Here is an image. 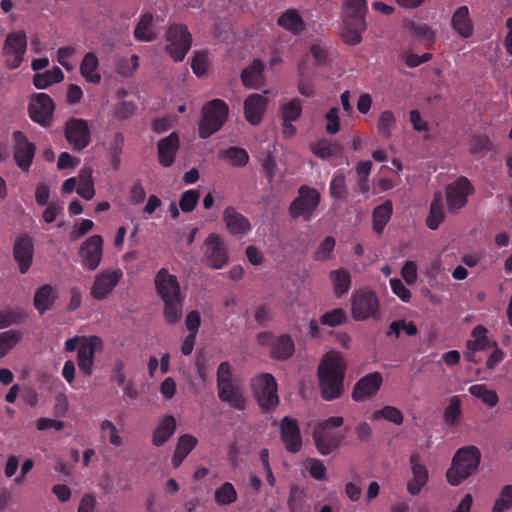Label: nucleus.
I'll use <instances>...</instances> for the list:
<instances>
[{"label": "nucleus", "instance_id": "1", "mask_svg": "<svg viewBox=\"0 0 512 512\" xmlns=\"http://www.w3.org/2000/svg\"><path fill=\"white\" fill-rule=\"evenodd\" d=\"M346 369V361L339 351L332 350L323 355L317 367V377L324 400L331 401L342 395Z\"/></svg>", "mask_w": 512, "mask_h": 512}, {"label": "nucleus", "instance_id": "2", "mask_svg": "<svg viewBox=\"0 0 512 512\" xmlns=\"http://www.w3.org/2000/svg\"><path fill=\"white\" fill-rule=\"evenodd\" d=\"M157 295L163 302V317L170 325L177 324L183 316L185 293L182 291L177 277L168 269L161 268L154 277Z\"/></svg>", "mask_w": 512, "mask_h": 512}, {"label": "nucleus", "instance_id": "3", "mask_svg": "<svg viewBox=\"0 0 512 512\" xmlns=\"http://www.w3.org/2000/svg\"><path fill=\"white\" fill-rule=\"evenodd\" d=\"M367 11L366 0H343L341 37L346 44L355 46L362 41Z\"/></svg>", "mask_w": 512, "mask_h": 512}, {"label": "nucleus", "instance_id": "4", "mask_svg": "<svg viewBox=\"0 0 512 512\" xmlns=\"http://www.w3.org/2000/svg\"><path fill=\"white\" fill-rule=\"evenodd\" d=\"M480 459L481 453L476 446L459 449L453 456L451 466L446 472L448 483L452 486L460 485L478 470Z\"/></svg>", "mask_w": 512, "mask_h": 512}, {"label": "nucleus", "instance_id": "5", "mask_svg": "<svg viewBox=\"0 0 512 512\" xmlns=\"http://www.w3.org/2000/svg\"><path fill=\"white\" fill-rule=\"evenodd\" d=\"M228 105L220 99L208 102L202 108V119L199 123V136L203 139L219 131L227 121Z\"/></svg>", "mask_w": 512, "mask_h": 512}, {"label": "nucleus", "instance_id": "6", "mask_svg": "<svg viewBox=\"0 0 512 512\" xmlns=\"http://www.w3.org/2000/svg\"><path fill=\"white\" fill-rule=\"evenodd\" d=\"M251 389L263 410H272L279 404L277 383L273 375L261 373L251 379Z\"/></svg>", "mask_w": 512, "mask_h": 512}, {"label": "nucleus", "instance_id": "7", "mask_svg": "<svg viewBox=\"0 0 512 512\" xmlns=\"http://www.w3.org/2000/svg\"><path fill=\"white\" fill-rule=\"evenodd\" d=\"M380 315L379 299L375 292L359 289L352 295L351 316L355 321L376 319Z\"/></svg>", "mask_w": 512, "mask_h": 512}, {"label": "nucleus", "instance_id": "8", "mask_svg": "<svg viewBox=\"0 0 512 512\" xmlns=\"http://www.w3.org/2000/svg\"><path fill=\"white\" fill-rule=\"evenodd\" d=\"M167 53L175 62L182 61L188 53L192 37L186 26L182 24H172L166 32Z\"/></svg>", "mask_w": 512, "mask_h": 512}, {"label": "nucleus", "instance_id": "9", "mask_svg": "<svg viewBox=\"0 0 512 512\" xmlns=\"http://www.w3.org/2000/svg\"><path fill=\"white\" fill-rule=\"evenodd\" d=\"M27 51V36L23 31L9 33L2 47L5 66L14 70L20 67Z\"/></svg>", "mask_w": 512, "mask_h": 512}, {"label": "nucleus", "instance_id": "10", "mask_svg": "<svg viewBox=\"0 0 512 512\" xmlns=\"http://www.w3.org/2000/svg\"><path fill=\"white\" fill-rule=\"evenodd\" d=\"M319 203V192L315 188L302 186L299 189L298 196L290 205L289 213L294 219L302 218L304 221H310Z\"/></svg>", "mask_w": 512, "mask_h": 512}, {"label": "nucleus", "instance_id": "11", "mask_svg": "<svg viewBox=\"0 0 512 512\" xmlns=\"http://www.w3.org/2000/svg\"><path fill=\"white\" fill-rule=\"evenodd\" d=\"M474 193V186L466 177H458L445 188L447 208L450 213H456L466 206L468 197Z\"/></svg>", "mask_w": 512, "mask_h": 512}, {"label": "nucleus", "instance_id": "12", "mask_svg": "<svg viewBox=\"0 0 512 512\" xmlns=\"http://www.w3.org/2000/svg\"><path fill=\"white\" fill-rule=\"evenodd\" d=\"M104 342L97 335L83 336L81 346L77 350V365L80 371L91 376L94 371L95 355L102 352Z\"/></svg>", "mask_w": 512, "mask_h": 512}, {"label": "nucleus", "instance_id": "13", "mask_svg": "<svg viewBox=\"0 0 512 512\" xmlns=\"http://www.w3.org/2000/svg\"><path fill=\"white\" fill-rule=\"evenodd\" d=\"M82 266L90 271L96 270L103 256V238L100 235L88 237L79 248Z\"/></svg>", "mask_w": 512, "mask_h": 512}, {"label": "nucleus", "instance_id": "14", "mask_svg": "<svg viewBox=\"0 0 512 512\" xmlns=\"http://www.w3.org/2000/svg\"><path fill=\"white\" fill-rule=\"evenodd\" d=\"M123 277L120 269L105 270L98 273L90 290L91 296L96 300L105 299L118 285Z\"/></svg>", "mask_w": 512, "mask_h": 512}, {"label": "nucleus", "instance_id": "15", "mask_svg": "<svg viewBox=\"0 0 512 512\" xmlns=\"http://www.w3.org/2000/svg\"><path fill=\"white\" fill-rule=\"evenodd\" d=\"M54 112V102L46 93L32 95L29 104L30 118L40 125H49Z\"/></svg>", "mask_w": 512, "mask_h": 512}, {"label": "nucleus", "instance_id": "16", "mask_svg": "<svg viewBox=\"0 0 512 512\" xmlns=\"http://www.w3.org/2000/svg\"><path fill=\"white\" fill-rule=\"evenodd\" d=\"M258 341L261 345H267L271 349V354L278 360H287L294 353V343L287 335L273 336L269 333H260Z\"/></svg>", "mask_w": 512, "mask_h": 512}, {"label": "nucleus", "instance_id": "17", "mask_svg": "<svg viewBox=\"0 0 512 512\" xmlns=\"http://www.w3.org/2000/svg\"><path fill=\"white\" fill-rule=\"evenodd\" d=\"M203 246L205 258L210 267L221 269L227 264L228 257L224 242L217 234H210Z\"/></svg>", "mask_w": 512, "mask_h": 512}, {"label": "nucleus", "instance_id": "18", "mask_svg": "<svg viewBox=\"0 0 512 512\" xmlns=\"http://www.w3.org/2000/svg\"><path fill=\"white\" fill-rule=\"evenodd\" d=\"M65 136L76 151H81L90 143L88 124L83 119H71L66 123Z\"/></svg>", "mask_w": 512, "mask_h": 512}, {"label": "nucleus", "instance_id": "19", "mask_svg": "<svg viewBox=\"0 0 512 512\" xmlns=\"http://www.w3.org/2000/svg\"><path fill=\"white\" fill-rule=\"evenodd\" d=\"M223 222L227 231L235 237H244L252 230L249 219L233 206L223 210Z\"/></svg>", "mask_w": 512, "mask_h": 512}, {"label": "nucleus", "instance_id": "20", "mask_svg": "<svg viewBox=\"0 0 512 512\" xmlns=\"http://www.w3.org/2000/svg\"><path fill=\"white\" fill-rule=\"evenodd\" d=\"M13 137L15 140V162L23 172H27L35 155V146L33 143L29 142L26 136L20 131L14 132Z\"/></svg>", "mask_w": 512, "mask_h": 512}, {"label": "nucleus", "instance_id": "21", "mask_svg": "<svg viewBox=\"0 0 512 512\" xmlns=\"http://www.w3.org/2000/svg\"><path fill=\"white\" fill-rule=\"evenodd\" d=\"M268 91L264 92V95L253 93L250 94L244 101V116L246 121L256 126L262 121L263 115L266 111L268 99L265 96Z\"/></svg>", "mask_w": 512, "mask_h": 512}, {"label": "nucleus", "instance_id": "22", "mask_svg": "<svg viewBox=\"0 0 512 512\" xmlns=\"http://www.w3.org/2000/svg\"><path fill=\"white\" fill-rule=\"evenodd\" d=\"M382 382L383 378L378 372L364 376L356 383L352 392V398L355 401H366L378 392Z\"/></svg>", "mask_w": 512, "mask_h": 512}, {"label": "nucleus", "instance_id": "23", "mask_svg": "<svg viewBox=\"0 0 512 512\" xmlns=\"http://www.w3.org/2000/svg\"><path fill=\"white\" fill-rule=\"evenodd\" d=\"M451 27L461 38L468 39L474 34V23L466 5L458 7L452 14Z\"/></svg>", "mask_w": 512, "mask_h": 512}, {"label": "nucleus", "instance_id": "24", "mask_svg": "<svg viewBox=\"0 0 512 512\" xmlns=\"http://www.w3.org/2000/svg\"><path fill=\"white\" fill-rule=\"evenodd\" d=\"M412 477L407 483V491L411 496L421 493L428 483L429 474L425 465L418 462L416 457L411 458Z\"/></svg>", "mask_w": 512, "mask_h": 512}, {"label": "nucleus", "instance_id": "25", "mask_svg": "<svg viewBox=\"0 0 512 512\" xmlns=\"http://www.w3.org/2000/svg\"><path fill=\"white\" fill-rule=\"evenodd\" d=\"M33 242L25 236L19 238L14 245V258L19 265V270L22 274H25L32 263L33 259Z\"/></svg>", "mask_w": 512, "mask_h": 512}, {"label": "nucleus", "instance_id": "26", "mask_svg": "<svg viewBox=\"0 0 512 512\" xmlns=\"http://www.w3.org/2000/svg\"><path fill=\"white\" fill-rule=\"evenodd\" d=\"M282 440L289 452L296 453L301 449L300 431L294 420L285 417L281 424Z\"/></svg>", "mask_w": 512, "mask_h": 512}, {"label": "nucleus", "instance_id": "27", "mask_svg": "<svg viewBox=\"0 0 512 512\" xmlns=\"http://www.w3.org/2000/svg\"><path fill=\"white\" fill-rule=\"evenodd\" d=\"M179 148V138L175 133L163 138L158 143L159 162L164 167H170L174 163Z\"/></svg>", "mask_w": 512, "mask_h": 512}, {"label": "nucleus", "instance_id": "28", "mask_svg": "<svg viewBox=\"0 0 512 512\" xmlns=\"http://www.w3.org/2000/svg\"><path fill=\"white\" fill-rule=\"evenodd\" d=\"M312 153L322 160L335 162L339 157L342 156V147L335 142H331L326 139L318 140L311 145Z\"/></svg>", "mask_w": 512, "mask_h": 512}, {"label": "nucleus", "instance_id": "29", "mask_svg": "<svg viewBox=\"0 0 512 512\" xmlns=\"http://www.w3.org/2000/svg\"><path fill=\"white\" fill-rule=\"evenodd\" d=\"M79 70L86 82L91 84H99L101 82L99 60L95 53L89 52L84 55Z\"/></svg>", "mask_w": 512, "mask_h": 512}, {"label": "nucleus", "instance_id": "30", "mask_svg": "<svg viewBox=\"0 0 512 512\" xmlns=\"http://www.w3.org/2000/svg\"><path fill=\"white\" fill-rule=\"evenodd\" d=\"M277 24L294 35H298L305 30L304 20L296 9L284 11L277 19Z\"/></svg>", "mask_w": 512, "mask_h": 512}, {"label": "nucleus", "instance_id": "31", "mask_svg": "<svg viewBox=\"0 0 512 512\" xmlns=\"http://www.w3.org/2000/svg\"><path fill=\"white\" fill-rule=\"evenodd\" d=\"M176 430V420L172 415L164 416L158 423L153 432L152 443L154 446L160 447L164 445Z\"/></svg>", "mask_w": 512, "mask_h": 512}, {"label": "nucleus", "instance_id": "32", "mask_svg": "<svg viewBox=\"0 0 512 512\" xmlns=\"http://www.w3.org/2000/svg\"><path fill=\"white\" fill-rule=\"evenodd\" d=\"M218 396L221 401L229 403L238 410H243L246 407V399L241 389L233 383L219 386Z\"/></svg>", "mask_w": 512, "mask_h": 512}, {"label": "nucleus", "instance_id": "33", "mask_svg": "<svg viewBox=\"0 0 512 512\" xmlns=\"http://www.w3.org/2000/svg\"><path fill=\"white\" fill-rule=\"evenodd\" d=\"M314 441L318 451L322 455H328L334 451L339 444L336 435L325 427H319L314 432Z\"/></svg>", "mask_w": 512, "mask_h": 512}, {"label": "nucleus", "instance_id": "34", "mask_svg": "<svg viewBox=\"0 0 512 512\" xmlns=\"http://www.w3.org/2000/svg\"><path fill=\"white\" fill-rule=\"evenodd\" d=\"M329 280L332 284L333 292L338 298L347 294L351 287L350 273L343 268L331 270L329 272Z\"/></svg>", "mask_w": 512, "mask_h": 512}, {"label": "nucleus", "instance_id": "35", "mask_svg": "<svg viewBox=\"0 0 512 512\" xmlns=\"http://www.w3.org/2000/svg\"><path fill=\"white\" fill-rule=\"evenodd\" d=\"M158 33L153 26V15L151 13H145L139 19L135 30L134 37L138 41L150 42L157 38Z\"/></svg>", "mask_w": 512, "mask_h": 512}, {"label": "nucleus", "instance_id": "36", "mask_svg": "<svg viewBox=\"0 0 512 512\" xmlns=\"http://www.w3.org/2000/svg\"><path fill=\"white\" fill-rule=\"evenodd\" d=\"M445 219V210L443 197L440 192L434 194L430 204L429 214L426 219V225L431 230H436Z\"/></svg>", "mask_w": 512, "mask_h": 512}, {"label": "nucleus", "instance_id": "37", "mask_svg": "<svg viewBox=\"0 0 512 512\" xmlns=\"http://www.w3.org/2000/svg\"><path fill=\"white\" fill-rule=\"evenodd\" d=\"M198 440L190 434L182 435L177 442V446L172 457V464L175 468L179 467L188 454L195 448Z\"/></svg>", "mask_w": 512, "mask_h": 512}, {"label": "nucleus", "instance_id": "38", "mask_svg": "<svg viewBox=\"0 0 512 512\" xmlns=\"http://www.w3.org/2000/svg\"><path fill=\"white\" fill-rule=\"evenodd\" d=\"M215 503L220 507L230 506L238 500V493L231 482H224L214 491Z\"/></svg>", "mask_w": 512, "mask_h": 512}, {"label": "nucleus", "instance_id": "39", "mask_svg": "<svg viewBox=\"0 0 512 512\" xmlns=\"http://www.w3.org/2000/svg\"><path fill=\"white\" fill-rule=\"evenodd\" d=\"M263 64L259 60H254L253 63L246 67L241 74V79L244 86L249 88H257L263 82Z\"/></svg>", "mask_w": 512, "mask_h": 512}, {"label": "nucleus", "instance_id": "40", "mask_svg": "<svg viewBox=\"0 0 512 512\" xmlns=\"http://www.w3.org/2000/svg\"><path fill=\"white\" fill-rule=\"evenodd\" d=\"M76 192L85 200H91L95 196L92 169L90 167H85L80 170Z\"/></svg>", "mask_w": 512, "mask_h": 512}, {"label": "nucleus", "instance_id": "41", "mask_svg": "<svg viewBox=\"0 0 512 512\" xmlns=\"http://www.w3.org/2000/svg\"><path fill=\"white\" fill-rule=\"evenodd\" d=\"M54 300V289L51 285L46 284L36 291L34 296V306L36 310L42 315L52 307Z\"/></svg>", "mask_w": 512, "mask_h": 512}, {"label": "nucleus", "instance_id": "42", "mask_svg": "<svg viewBox=\"0 0 512 512\" xmlns=\"http://www.w3.org/2000/svg\"><path fill=\"white\" fill-rule=\"evenodd\" d=\"M403 26L406 28L414 37L425 40V41H434L436 33L426 23L416 22L414 20L405 19L403 21Z\"/></svg>", "mask_w": 512, "mask_h": 512}, {"label": "nucleus", "instance_id": "43", "mask_svg": "<svg viewBox=\"0 0 512 512\" xmlns=\"http://www.w3.org/2000/svg\"><path fill=\"white\" fill-rule=\"evenodd\" d=\"M64 79V74L59 67H53L33 77V84L37 89H46L52 84L59 83Z\"/></svg>", "mask_w": 512, "mask_h": 512}, {"label": "nucleus", "instance_id": "44", "mask_svg": "<svg viewBox=\"0 0 512 512\" xmlns=\"http://www.w3.org/2000/svg\"><path fill=\"white\" fill-rule=\"evenodd\" d=\"M27 318V312L20 307L8 308L0 311V330L12 325H18Z\"/></svg>", "mask_w": 512, "mask_h": 512}, {"label": "nucleus", "instance_id": "45", "mask_svg": "<svg viewBox=\"0 0 512 512\" xmlns=\"http://www.w3.org/2000/svg\"><path fill=\"white\" fill-rule=\"evenodd\" d=\"M487 329L484 326H476L471 333V339L467 342V349L483 351L493 346L487 337Z\"/></svg>", "mask_w": 512, "mask_h": 512}, {"label": "nucleus", "instance_id": "46", "mask_svg": "<svg viewBox=\"0 0 512 512\" xmlns=\"http://www.w3.org/2000/svg\"><path fill=\"white\" fill-rule=\"evenodd\" d=\"M396 126V117L391 110H384L380 113L377 120V131L381 137L390 139Z\"/></svg>", "mask_w": 512, "mask_h": 512}, {"label": "nucleus", "instance_id": "47", "mask_svg": "<svg viewBox=\"0 0 512 512\" xmlns=\"http://www.w3.org/2000/svg\"><path fill=\"white\" fill-rule=\"evenodd\" d=\"M393 211L392 203L390 201L384 202L382 205L377 206L373 211V229L377 233H382L384 227L391 218Z\"/></svg>", "mask_w": 512, "mask_h": 512}, {"label": "nucleus", "instance_id": "48", "mask_svg": "<svg viewBox=\"0 0 512 512\" xmlns=\"http://www.w3.org/2000/svg\"><path fill=\"white\" fill-rule=\"evenodd\" d=\"M469 393L475 398L480 399L489 407H495L499 398L494 390L489 389L485 384H476L469 387Z\"/></svg>", "mask_w": 512, "mask_h": 512}, {"label": "nucleus", "instance_id": "49", "mask_svg": "<svg viewBox=\"0 0 512 512\" xmlns=\"http://www.w3.org/2000/svg\"><path fill=\"white\" fill-rule=\"evenodd\" d=\"M330 196L341 202L347 201L348 189L345 182V176L342 172L338 171L333 176L329 185Z\"/></svg>", "mask_w": 512, "mask_h": 512}, {"label": "nucleus", "instance_id": "50", "mask_svg": "<svg viewBox=\"0 0 512 512\" xmlns=\"http://www.w3.org/2000/svg\"><path fill=\"white\" fill-rule=\"evenodd\" d=\"M139 67V57H118L115 60V72L123 77H131Z\"/></svg>", "mask_w": 512, "mask_h": 512}, {"label": "nucleus", "instance_id": "51", "mask_svg": "<svg viewBox=\"0 0 512 512\" xmlns=\"http://www.w3.org/2000/svg\"><path fill=\"white\" fill-rule=\"evenodd\" d=\"M220 157L234 167H243L249 161V155L246 150L237 147H231L222 151Z\"/></svg>", "mask_w": 512, "mask_h": 512}, {"label": "nucleus", "instance_id": "52", "mask_svg": "<svg viewBox=\"0 0 512 512\" xmlns=\"http://www.w3.org/2000/svg\"><path fill=\"white\" fill-rule=\"evenodd\" d=\"M100 433L101 436L107 438L109 443L114 447H121L123 439L119 434L116 425L108 419H104L100 422Z\"/></svg>", "mask_w": 512, "mask_h": 512}, {"label": "nucleus", "instance_id": "53", "mask_svg": "<svg viewBox=\"0 0 512 512\" xmlns=\"http://www.w3.org/2000/svg\"><path fill=\"white\" fill-rule=\"evenodd\" d=\"M22 339L18 330H8L0 334V358L6 356Z\"/></svg>", "mask_w": 512, "mask_h": 512}, {"label": "nucleus", "instance_id": "54", "mask_svg": "<svg viewBox=\"0 0 512 512\" xmlns=\"http://www.w3.org/2000/svg\"><path fill=\"white\" fill-rule=\"evenodd\" d=\"M282 121H296L302 113V102L298 98L291 99L280 106Z\"/></svg>", "mask_w": 512, "mask_h": 512}, {"label": "nucleus", "instance_id": "55", "mask_svg": "<svg viewBox=\"0 0 512 512\" xmlns=\"http://www.w3.org/2000/svg\"><path fill=\"white\" fill-rule=\"evenodd\" d=\"M512 509V485L507 484L500 490L491 512H507Z\"/></svg>", "mask_w": 512, "mask_h": 512}, {"label": "nucleus", "instance_id": "56", "mask_svg": "<svg viewBox=\"0 0 512 512\" xmlns=\"http://www.w3.org/2000/svg\"><path fill=\"white\" fill-rule=\"evenodd\" d=\"M298 92L304 97H313L315 94V87L313 81L307 77L306 66L301 62L298 66Z\"/></svg>", "mask_w": 512, "mask_h": 512}, {"label": "nucleus", "instance_id": "57", "mask_svg": "<svg viewBox=\"0 0 512 512\" xmlns=\"http://www.w3.org/2000/svg\"><path fill=\"white\" fill-rule=\"evenodd\" d=\"M492 149L491 140L487 135H474L470 140L469 150L477 157H483Z\"/></svg>", "mask_w": 512, "mask_h": 512}, {"label": "nucleus", "instance_id": "58", "mask_svg": "<svg viewBox=\"0 0 512 512\" xmlns=\"http://www.w3.org/2000/svg\"><path fill=\"white\" fill-rule=\"evenodd\" d=\"M384 418L385 420L392 422L396 425H401L404 420L403 413L394 406H385L380 410L373 413L372 419L378 420Z\"/></svg>", "mask_w": 512, "mask_h": 512}, {"label": "nucleus", "instance_id": "59", "mask_svg": "<svg viewBox=\"0 0 512 512\" xmlns=\"http://www.w3.org/2000/svg\"><path fill=\"white\" fill-rule=\"evenodd\" d=\"M303 467L315 480L325 481L327 479V470L321 460L308 458L303 462Z\"/></svg>", "mask_w": 512, "mask_h": 512}, {"label": "nucleus", "instance_id": "60", "mask_svg": "<svg viewBox=\"0 0 512 512\" xmlns=\"http://www.w3.org/2000/svg\"><path fill=\"white\" fill-rule=\"evenodd\" d=\"M335 239L332 236H327L316 248L313 258L316 261H328L333 258V251L335 248Z\"/></svg>", "mask_w": 512, "mask_h": 512}, {"label": "nucleus", "instance_id": "61", "mask_svg": "<svg viewBox=\"0 0 512 512\" xmlns=\"http://www.w3.org/2000/svg\"><path fill=\"white\" fill-rule=\"evenodd\" d=\"M346 320V314L343 309L336 308L329 312L324 313L320 317V323L329 327H336L344 323Z\"/></svg>", "mask_w": 512, "mask_h": 512}, {"label": "nucleus", "instance_id": "62", "mask_svg": "<svg viewBox=\"0 0 512 512\" xmlns=\"http://www.w3.org/2000/svg\"><path fill=\"white\" fill-rule=\"evenodd\" d=\"M461 416V401L459 397L453 396L444 412V419L449 424H455Z\"/></svg>", "mask_w": 512, "mask_h": 512}, {"label": "nucleus", "instance_id": "63", "mask_svg": "<svg viewBox=\"0 0 512 512\" xmlns=\"http://www.w3.org/2000/svg\"><path fill=\"white\" fill-rule=\"evenodd\" d=\"M200 194L197 190L191 189L183 193L179 206L183 212H191L199 201Z\"/></svg>", "mask_w": 512, "mask_h": 512}, {"label": "nucleus", "instance_id": "64", "mask_svg": "<svg viewBox=\"0 0 512 512\" xmlns=\"http://www.w3.org/2000/svg\"><path fill=\"white\" fill-rule=\"evenodd\" d=\"M76 53V49L72 46H64L60 47L57 50V61L61 64L66 70L71 71L73 69V64L71 59Z\"/></svg>", "mask_w": 512, "mask_h": 512}]
</instances>
